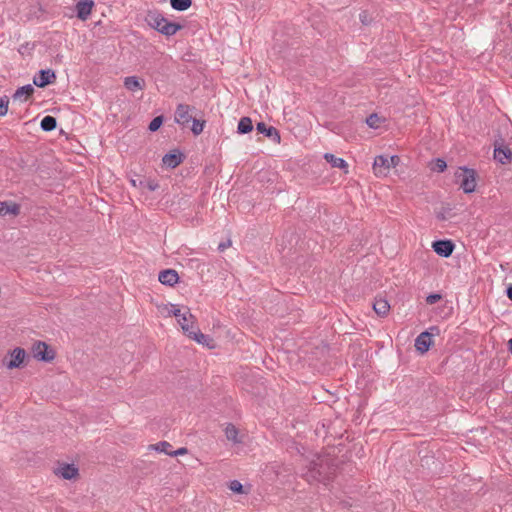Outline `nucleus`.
I'll use <instances>...</instances> for the list:
<instances>
[{"instance_id": "obj_29", "label": "nucleus", "mask_w": 512, "mask_h": 512, "mask_svg": "<svg viewBox=\"0 0 512 512\" xmlns=\"http://www.w3.org/2000/svg\"><path fill=\"white\" fill-rule=\"evenodd\" d=\"M382 122V119L375 113L366 118V124L373 129H377Z\"/></svg>"}, {"instance_id": "obj_16", "label": "nucleus", "mask_w": 512, "mask_h": 512, "mask_svg": "<svg viewBox=\"0 0 512 512\" xmlns=\"http://www.w3.org/2000/svg\"><path fill=\"white\" fill-rule=\"evenodd\" d=\"M20 213V205L14 202L0 201V216L14 215Z\"/></svg>"}, {"instance_id": "obj_33", "label": "nucleus", "mask_w": 512, "mask_h": 512, "mask_svg": "<svg viewBox=\"0 0 512 512\" xmlns=\"http://www.w3.org/2000/svg\"><path fill=\"white\" fill-rule=\"evenodd\" d=\"M8 104H9V99L4 96V97H0V116H5L7 114V111H8Z\"/></svg>"}, {"instance_id": "obj_38", "label": "nucleus", "mask_w": 512, "mask_h": 512, "mask_svg": "<svg viewBox=\"0 0 512 512\" xmlns=\"http://www.w3.org/2000/svg\"><path fill=\"white\" fill-rule=\"evenodd\" d=\"M400 159L398 156H391V157H388V162H389V169L391 167H396L399 163Z\"/></svg>"}, {"instance_id": "obj_28", "label": "nucleus", "mask_w": 512, "mask_h": 512, "mask_svg": "<svg viewBox=\"0 0 512 512\" xmlns=\"http://www.w3.org/2000/svg\"><path fill=\"white\" fill-rule=\"evenodd\" d=\"M190 338L195 340L197 343L206 345V346L208 345V342L211 340L207 335L200 332V330L198 328L194 331V334H192L190 336Z\"/></svg>"}, {"instance_id": "obj_20", "label": "nucleus", "mask_w": 512, "mask_h": 512, "mask_svg": "<svg viewBox=\"0 0 512 512\" xmlns=\"http://www.w3.org/2000/svg\"><path fill=\"white\" fill-rule=\"evenodd\" d=\"M373 309L379 316H386L390 310V305L386 299L376 298L373 303Z\"/></svg>"}, {"instance_id": "obj_19", "label": "nucleus", "mask_w": 512, "mask_h": 512, "mask_svg": "<svg viewBox=\"0 0 512 512\" xmlns=\"http://www.w3.org/2000/svg\"><path fill=\"white\" fill-rule=\"evenodd\" d=\"M324 159L335 168L343 169L347 172L348 164L343 158L336 157L331 153H326Z\"/></svg>"}, {"instance_id": "obj_1", "label": "nucleus", "mask_w": 512, "mask_h": 512, "mask_svg": "<svg viewBox=\"0 0 512 512\" xmlns=\"http://www.w3.org/2000/svg\"><path fill=\"white\" fill-rule=\"evenodd\" d=\"M145 21L151 28L165 36L175 35L182 28L180 24L169 21L157 11L148 12Z\"/></svg>"}, {"instance_id": "obj_30", "label": "nucleus", "mask_w": 512, "mask_h": 512, "mask_svg": "<svg viewBox=\"0 0 512 512\" xmlns=\"http://www.w3.org/2000/svg\"><path fill=\"white\" fill-rule=\"evenodd\" d=\"M192 132L194 135H199L203 132V129H204V126H205V121H200L198 119H194L192 118Z\"/></svg>"}, {"instance_id": "obj_13", "label": "nucleus", "mask_w": 512, "mask_h": 512, "mask_svg": "<svg viewBox=\"0 0 512 512\" xmlns=\"http://www.w3.org/2000/svg\"><path fill=\"white\" fill-rule=\"evenodd\" d=\"M158 280L164 285L173 286L178 282L179 276L175 270L166 269L159 273Z\"/></svg>"}, {"instance_id": "obj_26", "label": "nucleus", "mask_w": 512, "mask_h": 512, "mask_svg": "<svg viewBox=\"0 0 512 512\" xmlns=\"http://www.w3.org/2000/svg\"><path fill=\"white\" fill-rule=\"evenodd\" d=\"M150 448L170 456L172 455V451L170 450L171 444L167 441H161L154 445H150Z\"/></svg>"}, {"instance_id": "obj_23", "label": "nucleus", "mask_w": 512, "mask_h": 512, "mask_svg": "<svg viewBox=\"0 0 512 512\" xmlns=\"http://www.w3.org/2000/svg\"><path fill=\"white\" fill-rule=\"evenodd\" d=\"M253 129L252 120L249 117H242L238 123L237 132L247 134Z\"/></svg>"}, {"instance_id": "obj_3", "label": "nucleus", "mask_w": 512, "mask_h": 512, "mask_svg": "<svg viewBox=\"0 0 512 512\" xmlns=\"http://www.w3.org/2000/svg\"><path fill=\"white\" fill-rule=\"evenodd\" d=\"M33 354L35 358L45 362L52 361L55 357L53 350L46 343L40 341L34 344Z\"/></svg>"}, {"instance_id": "obj_10", "label": "nucleus", "mask_w": 512, "mask_h": 512, "mask_svg": "<svg viewBox=\"0 0 512 512\" xmlns=\"http://www.w3.org/2000/svg\"><path fill=\"white\" fill-rule=\"evenodd\" d=\"M373 170L376 176H386L389 172L388 157L383 155L377 156L373 163Z\"/></svg>"}, {"instance_id": "obj_21", "label": "nucleus", "mask_w": 512, "mask_h": 512, "mask_svg": "<svg viewBox=\"0 0 512 512\" xmlns=\"http://www.w3.org/2000/svg\"><path fill=\"white\" fill-rule=\"evenodd\" d=\"M512 157V151L507 147H499L494 150V158L500 163L509 162Z\"/></svg>"}, {"instance_id": "obj_12", "label": "nucleus", "mask_w": 512, "mask_h": 512, "mask_svg": "<svg viewBox=\"0 0 512 512\" xmlns=\"http://www.w3.org/2000/svg\"><path fill=\"white\" fill-rule=\"evenodd\" d=\"M256 130L258 133L266 135L276 143H279L281 140L278 130L273 126L267 127L265 123L259 122L257 123Z\"/></svg>"}, {"instance_id": "obj_35", "label": "nucleus", "mask_w": 512, "mask_h": 512, "mask_svg": "<svg viewBox=\"0 0 512 512\" xmlns=\"http://www.w3.org/2000/svg\"><path fill=\"white\" fill-rule=\"evenodd\" d=\"M441 298L442 296L440 294H430L426 297V302L429 305H433L436 302H438Z\"/></svg>"}, {"instance_id": "obj_22", "label": "nucleus", "mask_w": 512, "mask_h": 512, "mask_svg": "<svg viewBox=\"0 0 512 512\" xmlns=\"http://www.w3.org/2000/svg\"><path fill=\"white\" fill-rule=\"evenodd\" d=\"M162 162L169 168H175L182 162V155L176 153L165 154L162 158Z\"/></svg>"}, {"instance_id": "obj_15", "label": "nucleus", "mask_w": 512, "mask_h": 512, "mask_svg": "<svg viewBox=\"0 0 512 512\" xmlns=\"http://www.w3.org/2000/svg\"><path fill=\"white\" fill-rule=\"evenodd\" d=\"M34 93V88L31 84L19 87L13 94L14 101L26 102Z\"/></svg>"}, {"instance_id": "obj_27", "label": "nucleus", "mask_w": 512, "mask_h": 512, "mask_svg": "<svg viewBox=\"0 0 512 512\" xmlns=\"http://www.w3.org/2000/svg\"><path fill=\"white\" fill-rule=\"evenodd\" d=\"M170 3L173 9L177 11H184L191 6L192 0H170Z\"/></svg>"}, {"instance_id": "obj_8", "label": "nucleus", "mask_w": 512, "mask_h": 512, "mask_svg": "<svg viewBox=\"0 0 512 512\" xmlns=\"http://www.w3.org/2000/svg\"><path fill=\"white\" fill-rule=\"evenodd\" d=\"M432 345V334L428 331L420 333L415 339V347L420 353H425Z\"/></svg>"}, {"instance_id": "obj_18", "label": "nucleus", "mask_w": 512, "mask_h": 512, "mask_svg": "<svg viewBox=\"0 0 512 512\" xmlns=\"http://www.w3.org/2000/svg\"><path fill=\"white\" fill-rule=\"evenodd\" d=\"M56 473L60 475L62 478L70 480L78 475V469L75 467L74 464H64L63 466L58 468Z\"/></svg>"}, {"instance_id": "obj_5", "label": "nucleus", "mask_w": 512, "mask_h": 512, "mask_svg": "<svg viewBox=\"0 0 512 512\" xmlns=\"http://www.w3.org/2000/svg\"><path fill=\"white\" fill-rule=\"evenodd\" d=\"M192 107L187 104H179L175 111V122L179 125L186 126L192 120L191 111Z\"/></svg>"}, {"instance_id": "obj_32", "label": "nucleus", "mask_w": 512, "mask_h": 512, "mask_svg": "<svg viewBox=\"0 0 512 512\" xmlns=\"http://www.w3.org/2000/svg\"><path fill=\"white\" fill-rule=\"evenodd\" d=\"M229 489L237 494L244 493L243 485L238 480H232L229 483Z\"/></svg>"}, {"instance_id": "obj_7", "label": "nucleus", "mask_w": 512, "mask_h": 512, "mask_svg": "<svg viewBox=\"0 0 512 512\" xmlns=\"http://www.w3.org/2000/svg\"><path fill=\"white\" fill-rule=\"evenodd\" d=\"M434 251L442 257H449L455 248L451 240H437L432 244Z\"/></svg>"}, {"instance_id": "obj_6", "label": "nucleus", "mask_w": 512, "mask_h": 512, "mask_svg": "<svg viewBox=\"0 0 512 512\" xmlns=\"http://www.w3.org/2000/svg\"><path fill=\"white\" fill-rule=\"evenodd\" d=\"M56 79V74L53 70H40L38 75H36L33 79L34 85L39 88H43L51 83H53Z\"/></svg>"}, {"instance_id": "obj_31", "label": "nucleus", "mask_w": 512, "mask_h": 512, "mask_svg": "<svg viewBox=\"0 0 512 512\" xmlns=\"http://www.w3.org/2000/svg\"><path fill=\"white\" fill-rule=\"evenodd\" d=\"M163 124V116L155 117L149 124V130L152 132L157 131Z\"/></svg>"}, {"instance_id": "obj_25", "label": "nucleus", "mask_w": 512, "mask_h": 512, "mask_svg": "<svg viewBox=\"0 0 512 512\" xmlns=\"http://www.w3.org/2000/svg\"><path fill=\"white\" fill-rule=\"evenodd\" d=\"M238 429L232 425V424H228L226 429H225V435H226V438L229 440V441H232L233 443H240L241 440L238 438Z\"/></svg>"}, {"instance_id": "obj_24", "label": "nucleus", "mask_w": 512, "mask_h": 512, "mask_svg": "<svg viewBox=\"0 0 512 512\" xmlns=\"http://www.w3.org/2000/svg\"><path fill=\"white\" fill-rule=\"evenodd\" d=\"M57 121L56 118L50 115L45 116L40 123V127L44 131H52L56 128Z\"/></svg>"}, {"instance_id": "obj_2", "label": "nucleus", "mask_w": 512, "mask_h": 512, "mask_svg": "<svg viewBox=\"0 0 512 512\" xmlns=\"http://www.w3.org/2000/svg\"><path fill=\"white\" fill-rule=\"evenodd\" d=\"M456 178L460 181V187L465 193H472L476 188L475 171L468 168H459L455 174Z\"/></svg>"}, {"instance_id": "obj_4", "label": "nucleus", "mask_w": 512, "mask_h": 512, "mask_svg": "<svg viewBox=\"0 0 512 512\" xmlns=\"http://www.w3.org/2000/svg\"><path fill=\"white\" fill-rule=\"evenodd\" d=\"M178 323L181 326L183 332L189 337L194 334V331L197 329L195 318L190 313L188 308H186V311L183 312L182 318L178 319Z\"/></svg>"}, {"instance_id": "obj_40", "label": "nucleus", "mask_w": 512, "mask_h": 512, "mask_svg": "<svg viewBox=\"0 0 512 512\" xmlns=\"http://www.w3.org/2000/svg\"><path fill=\"white\" fill-rule=\"evenodd\" d=\"M230 245H231V241H230V240H228V241H226V242H222V243H220V244L218 245V250L222 252V251H224L226 248H228Z\"/></svg>"}, {"instance_id": "obj_36", "label": "nucleus", "mask_w": 512, "mask_h": 512, "mask_svg": "<svg viewBox=\"0 0 512 512\" xmlns=\"http://www.w3.org/2000/svg\"><path fill=\"white\" fill-rule=\"evenodd\" d=\"M141 184L144 185L150 191H154L159 187L158 183L154 180H149L146 181L145 183L141 182Z\"/></svg>"}, {"instance_id": "obj_9", "label": "nucleus", "mask_w": 512, "mask_h": 512, "mask_svg": "<svg viewBox=\"0 0 512 512\" xmlns=\"http://www.w3.org/2000/svg\"><path fill=\"white\" fill-rule=\"evenodd\" d=\"M93 7H94V2L92 0L79 1L76 4L77 17L82 21L87 20L92 12Z\"/></svg>"}, {"instance_id": "obj_39", "label": "nucleus", "mask_w": 512, "mask_h": 512, "mask_svg": "<svg viewBox=\"0 0 512 512\" xmlns=\"http://www.w3.org/2000/svg\"><path fill=\"white\" fill-rule=\"evenodd\" d=\"M187 453V449L182 447V448H179L175 451H172V455L171 456H178V455H184Z\"/></svg>"}, {"instance_id": "obj_11", "label": "nucleus", "mask_w": 512, "mask_h": 512, "mask_svg": "<svg viewBox=\"0 0 512 512\" xmlns=\"http://www.w3.org/2000/svg\"><path fill=\"white\" fill-rule=\"evenodd\" d=\"M25 356L26 352L24 349L19 347L15 348L11 352V360L5 364L6 367L8 369L19 368L23 364Z\"/></svg>"}, {"instance_id": "obj_17", "label": "nucleus", "mask_w": 512, "mask_h": 512, "mask_svg": "<svg viewBox=\"0 0 512 512\" xmlns=\"http://www.w3.org/2000/svg\"><path fill=\"white\" fill-rule=\"evenodd\" d=\"M124 86L129 91L143 90L145 86L144 80H139L136 76H128L124 79Z\"/></svg>"}, {"instance_id": "obj_14", "label": "nucleus", "mask_w": 512, "mask_h": 512, "mask_svg": "<svg viewBox=\"0 0 512 512\" xmlns=\"http://www.w3.org/2000/svg\"><path fill=\"white\" fill-rule=\"evenodd\" d=\"M321 468H322V463L312 462L310 464L308 475H307L308 480L313 479V480H317V481L326 483V481L329 480V477L322 475Z\"/></svg>"}, {"instance_id": "obj_41", "label": "nucleus", "mask_w": 512, "mask_h": 512, "mask_svg": "<svg viewBox=\"0 0 512 512\" xmlns=\"http://www.w3.org/2000/svg\"><path fill=\"white\" fill-rule=\"evenodd\" d=\"M506 295L512 301V285L508 286L506 290Z\"/></svg>"}, {"instance_id": "obj_34", "label": "nucleus", "mask_w": 512, "mask_h": 512, "mask_svg": "<svg viewBox=\"0 0 512 512\" xmlns=\"http://www.w3.org/2000/svg\"><path fill=\"white\" fill-rule=\"evenodd\" d=\"M447 167L446 162L443 159H437L435 161L433 170L437 172H443Z\"/></svg>"}, {"instance_id": "obj_37", "label": "nucleus", "mask_w": 512, "mask_h": 512, "mask_svg": "<svg viewBox=\"0 0 512 512\" xmlns=\"http://www.w3.org/2000/svg\"><path fill=\"white\" fill-rule=\"evenodd\" d=\"M172 309L170 310V313L175 316L177 318V320L179 318H182L183 316V312H181V309L180 308H177L176 305H171Z\"/></svg>"}]
</instances>
